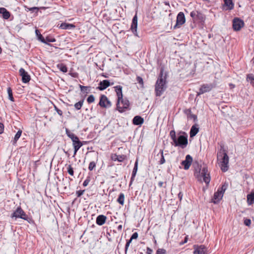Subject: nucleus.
Listing matches in <instances>:
<instances>
[{
  "instance_id": "obj_1",
  "label": "nucleus",
  "mask_w": 254,
  "mask_h": 254,
  "mask_svg": "<svg viewBox=\"0 0 254 254\" xmlns=\"http://www.w3.org/2000/svg\"><path fill=\"white\" fill-rule=\"evenodd\" d=\"M118 97L117 103V110L120 112L123 113L127 109H128L129 106V102L126 98H123L122 93V87L120 85H117L114 87Z\"/></svg>"
},
{
  "instance_id": "obj_2",
  "label": "nucleus",
  "mask_w": 254,
  "mask_h": 254,
  "mask_svg": "<svg viewBox=\"0 0 254 254\" xmlns=\"http://www.w3.org/2000/svg\"><path fill=\"white\" fill-rule=\"evenodd\" d=\"M170 136L175 146H180L184 148L187 146L188 144V135L185 132H180L178 134V137H177L175 131L172 130L170 132Z\"/></svg>"
},
{
  "instance_id": "obj_3",
  "label": "nucleus",
  "mask_w": 254,
  "mask_h": 254,
  "mask_svg": "<svg viewBox=\"0 0 254 254\" xmlns=\"http://www.w3.org/2000/svg\"><path fill=\"white\" fill-rule=\"evenodd\" d=\"M166 87V75H163V70H161L155 84V93L156 96H160L165 91Z\"/></svg>"
},
{
  "instance_id": "obj_4",
  "label": "nucleus",
  "mask_w": 254,
  "mask_h": 254,
  "mask_svg": "<svg viewBox=\"0 0 254 254\" xmlns=\"http://www.w3.org/2000/svg\"><path fill=\"white\" fill-rule=\"evenodd\" d=\"M217 159L220 160L221 170L225 172L228 169L229 157L224 149L221 150L217 153Z\"/></svg>"
},
{
  "instance_id": "obj_5",
  "label": "nucleus",
  "mask_w": 254,
  "mask_h": 254,
  "mask_svg": "<svg viewBox=\"0 0 254 254\" xmlns=\"http://www.w3.org/2000/svg\"><path fill=\"white\" fill-rule=\"evenodd\" d=\"M65 132L67 136L71 139L72 141V145L74 150H79V148L83 145V143L81 142L78 137L74 133L71 132L68 129L66 128Z\"/></svg>"
},
{
  "instance_id": "obj_6",
  "label": "nucleus",
  "mask_w": 254,
  "mask_h": 254,
  "mask_svg": "<svg viewBox=\"0 0 254 254\" xmlns=\"http://www.w3.org/2000/svg\"><path fill=\"white\" fill-rule=\"evenodd\" d=\"M228 187L227 183H224L221 188L218 189L216 192L214 194L212 202L214 203H217L222 199L224 193Z\"/></svg>"
},
{
  "instance_id": "obj_7",
  "label": "nucleus",
  "mask_w": 254,
  "mask_h": 254,
  "mask_svg": "<svg viewBox=\"0 0 254 254\" xmlns=\"http://www.w3.org/2000/svg\"><path fill=\"white\" fill-rule=\"evenodd\" d=\"M12 218H21L24 220H27L28 217L24 211L20 207H18L11 215Z\"/></svg>"
},
{
  "instance_id": "obj_8",
  "label": "nucleus",
  "mask_w": 254,
  "mask_h": 254,
  "mask_svg": "<svg viewBox=\"0 0 254 254\" xmlns=\"http://www.w3.org/2000/svg\"><path fill=\"white\" fill-rule=\"evenodd\" d=\"M186 22V18L184 13L183 12H180L177 16L176 24L174 26V28L180 27Z\"/></svg>"
},
{
  "instance_id": "obj_9",
  "label": "nucleus",
  "mask_w": 254,
  "mask_h": 254,
  "mask_svg": "<svg viewBox=\"0 0 254 254\" xmlns=\"http://www.w3.org/2000/svg\"><path fill=\"white\" fill-rule=\"evenodd\" d=\"M244 25L243 20L239 18H235L233 20V28L235 31H239Z\"/></svg>"
},
{
  "instance_id": "obj_10",
  "label": "nucleus",
  "mask_w": 254,
  "mask_h": 254,
  "mask_svg": "<svg viewBox=\"0 0 254 254\" xmlns=\"http://www.w3.org/2000/svg\"><path fill=\"white\" fill-rule=\"evenodd\" d=\"M213 85L212 84H204L201 86L199 88V91L197 93V95L199 96L200 94H202L205 92L210 91L213 88Z\"/></svg>"
},
{
  "instance_id": "obj_11",
  "label": "nucleus",
  "mask_w": 254,
  "mask_h": 254,
  "mask_svg": "<svg viewBox=\"0 0 254 254\" xmlns=\"http://www.w3.org/2000/svg\"><path fill=\"white\" fill-rule=\"evenodd\" d=\"M193 254H207V248L204 245H194Z\"/></svg>"
},
{
  "instance_id": "obj_12",
  "label": "nucleus",
  "mask_w": 254,
  "mask_h": 254,
  "mask_svg": "<svg viewBox=\"0 0 254 254\" xmlns=\"http://www.w3.org/2000/svg\"><path fill=\"white\" fill-rule=\"evenodd\" d=\"M19 72L20 75L22 77V81L23 83H26L30 81V76L24 68H20Z\"/></svg>"
},
{
  "instance_id": "obj_13",
  "label": "nucleus",
  "mask_w": 254,
  "mask_h": 254,
  "mask_svg": "<svg viewBox=\"0 0 254 254\" xmlns=\"http://www.w3.org/2000/svg\"><path fill=\"white\" fill-rule=\"evenodd\" d=\"M99 104L101 107L104 108H108L111 106V102L105 95H102L101 96Z\"/></svg>"
},
{
  "instance_id": "obj_14",
  "label": "nucleus",
  "mask_w": 254,
  "mask_h": 254,
  "mask_svg": "<svg viewBox=\"0 0 254 254\" xmlns=\"http://www.w3.org/2000/svg\"><path fill=\"white\" fill-rule=\"evenodd\" d=\"M192 162V158L190 155H187L186 156L185 160L182 162V165L184 166V169L188 170Z\"/></svg>"
},
{
  "instance_id": "obj_15",
  "label": "nucleus",
  "mask_w": 254,
  "mask_h": 254,
  "mask_svg": "<svg viewBox=\"0 0 254 254\" xmlns=\"http://www.w3.org/2000/svg\"><path fill=\"white\" fill-rule=\"evenodd\" d=\"M202 176L204 182L208 185L210 181V177L209 174L208 173L207 168L206 167H203L201 172Z\"/></svg>"
},
{
  "instance_id": "obj_16",
  "label": "nucleus",
  "mask_w": 254,
  "mask_h": 254,
  "mask_svg": "<svg viewBox=\"0 0 254 254\" xmlns=\"http://www.w3.org/2000/svg\"><path fill=\"white\" fill-rule=\"evenodd\" d=\"M137 15L135 14L132 19V23L130 27V29L133 34L137 36Z\"/></svg>"
},
{
  "instance_id": "obj_17",
  "label": "nucleus",
  "mask_w": 254,
  "mask_h": 254,
  "mask_svg": "<svg viewBox=\"0 0 254 254\" xmlns=\"http://www.w3.org/2000/svg\"><path fill=\"white\" fill-rule=\"evenodd\" d=\"M110 85V83L109 80H104L100 81L97 89L99 90L102 91L106 89Z\"/></svg>"
},
{
  "instance_id": "obj_18",
  "label": "nucleus",
  "mask_w": 254,
  "mask_h": 254,
  "mask_svg": "<svg viewBox=\"0 0 254 254\" xmlns=\"http://www.w3.org/2000/svg\"><path fill=\"white\" fill-rule=\"evenodd\" d=\"M107 217L104 215H100L96 218V223L99 225H103L106 222Z\"/></svg>"
},
{
  "instance_id": "obj_19",
  "label": "nucleus",
  "mask_w": 254,
  "mask_h": 254,
  "mask_svg": "<svg viewBox=\"0 0 254 254\" xmlns=\"http://www.w3.org/2000/svg\"><path fill=\"white\" fill-rule=\"evenodd\" d=\"M0 13L2 14V17L4 19H7L10 16V12L4 7H0Z\"/></svg>"
},
{
  "instance_id": "obj_20",
  "label": "nucleus",
  "mask_w": 254,
  "mask_h": 254,
  "mask_svg": "<svg viewBox=\"0 0 254 254\" xmlns=\"http://www.w3.org/2000/svg\"><path fill=\"white\" fill-rule=\"evenodd\" d=\"M144 122L143 119L139 116H135L132 120V123L135 125H141Z\"/></svg>"
},
{
  "instance_id": "obj_21",
  "label": "nucleus",
  "mask_w": 254,
  "mask_h": 254,
  "mask_svg": "<svg viewBox=\"0 0 254 254\" xmlns=\"http://www.w3.org/2000/svg\"><path fill=\"white\" fill-rule=\"evenodd\" d=\"M75 27V26L74 24L67 23H62L60 26V28L62 29H72Z\"/></svg>"
},
{
  "instance_id": "obj_22",
  "label": "nucleus",
  "mask_w": 254,
  "mask_h": 254,
  "mask_svg": "<svg viewBox=\"0 0 254 254\" xmlns=\"http://www.w3.org/2000/svg\"><path fill=\"white\" fill-rule=\"evenodd\" d=\"M199 128L197 127V125H195L191 127L190 132V136L192 137L194 136L198 132Z\"/></svg>"
},
{
  "instance_id": "obj_23",
  "label": "nucleus",
  "mask_w": 254,
  "mask_h": 254,
  "mask_svg": "<svg viewBox=\"0 0 254 254\" xmlns=\"http://www.w3.org/2000/svg\"><path fill=\"white\" fill-rule=\"evenodd\" d=\"M137 168H138V160H136V161L135 162L134 166L133 169V171L132 172L131 177V180H130V184L132 182V181L134 180V178L135 177L136 172L137 171Z\"/></svg>"
},
{
  "instance_id": "obj_24",
  "label": "nucleus",
  "mask_w": 254,
  "mask_h": 254,
  "mask_svg": "<svg viewBox=\"0 0 254 254\" xmlns=\"http://www.w3.org/2000/svg\"><path fill=\"white\" fill-rule=\"evenodd\" d=\"M224 1L225 6H227V9L231 10L234 8V4L232 2V0H223Z\"/></svg>"
},
{
  "instance_id": "obj_25",
  "label": "nucleus",
  "mask_w": 254,
  "mask_h": 254,
  "mask_svg": "<svg viewBox=\"0 0 254 254\" xmlns=\"http://www.w3.org/2000/svg\"><path fill=\"white\" fill-rule=\"evenodd\" d=\"M125 156L124 155H117L115 154L112 157V159L114 161H118L119 162H123L125 159Z\"/></svg>"
},
{
  "instance_id": "obj_26",
  "label": "nucleus",
  "mask_w": 254,
  "mask_h": 254,
  "mask_svg": "<svg viewBox=\"0 0 254 254\" xmlns=\"http://www.w3.org/2000/svg\"><path fill=\"white\" fill-rule=\"evenodd\" d=\"M247 202L249 205H251L254 202V192L247 195Z\"/></svg>"
},
{
  "instance_id": "obj_27",
  "label": "nucleus",
  "mask_w": 254,
  "mask_h": 254,
  "mask_svg": "<svg viewBox=\"0 0 254 254\" xmlns=\"http://www.w3.org/2000/svg\"><path fill=\"white\" fill-rule=\"evenodd\" d=\"M35 33L38 36V39L39 40H40L41 42L47 44V42L46 41L45 38L43 37V36L40 33L38 30H36Z\"/></svg>"
},
{
  "instance_id": "obj_28",
  "label": "nucleus",
  "mask_w": 254,
  "mask_h": 254,
  "mask_svg": "<svg viewBox=\"0 0 254 254\" xmlns=\"http://www.w3.org/2000/svg\"><path fill=\"white\" fill-rule=\"evenodd\" d=\"M21 134H22V130H19L17 132V133H16V134L14 136V139H13V144H15L16 143L17 141L19 139V138L21 136Z\"/></svg>"
},
{
  "instance_id": "obj_29",
  "label": "nucleus",
  "mask_w": 254,
  "mask_h": 254,
  "mask_svg": "<svg viewBox=\"0 0 254 254\" xmlns=\"http://www.w3.org/2000/svg\"><path fill=\"white\" fill-rule=\"evenodd\" d=\"M125 195L123 193H121L117 199V201L121 205H123L124 204Z\"/></svg>"
},
{
  "instance_id": "obj_30",
  "label": "nucleus",
  "mask_w": 254,
  "mask_h": 254,
  "mask_svg": "<svg viewBox=\"0 0 254 254\" xmlns=\"http://www.w3.org/2000/svg\"><path fill=\"white\" fill-rule=\"evenodd\" d=\"M57 66L58 68L63 72H66L67 71V67L63 64H58Z\"/></svg>"
},
{
  "instance_id": "obj_31",
  "label": "nucleus",
  "mask_w": 254,
  "mask_h": 254,
  "mask_svg": "<svg viewBox=\"0 0 254 254\" xmlns=\"http://www.w3.org/2000/svg\"><path fill=\"white\" fill-rule=\"evenodd\" d=\"M7 94L8 95V99L11 101L13 102L14 101V98L12 95V89L10 87H8L7 89Z\"/></svg>"
},
{
  "instance_id": "obj_32",
  "label": "nucleus",
  "mask_w": 254,
  "mask_h": 254,
  "mask_svg": "<svg viewBox=\"0 0 254 254\" xmlns=\"http://www.w3.org/2000/svg\"><path fill=\"white\" fill-rule=\"evenodd\" d=\"M247 79L250 81L251 83L254 86V75L253 74H249L247 75Z\"/></svg>"
},
{
  "instance_id": "obj_33",
  "label": "nucleus",
  "mask_w": 254,
  "mask_h": 254,
  "mask_svg": "<svg viewBox=\"0 0 254 254\" xmlns=\"http://www.w3.org/2000/svg\"><path fill=\"white\" fill-rule=\"evenodd\" d=\"M83 102L84 100H82L76 103L74 105L75 108L77 110H80L83 105Z\"/></svg>"
},
{
  "instance_id": "obj_34",
  "label": "nucleus",
  "mask_w": 254,
  "mask_h": 254,
  "mask_svg": "<svg viewBox=\"0 0 254 254\" xmlns=\"http://www.w3.org/2000/svg\"><path fill=\"white\" fill-rule=\"evenodd\" d=\"M159 153L161 154V159L160 161H159V164H163L165 162V159L164 158V155H163V150H160L159 151Z\"/></svg>"
},
{
  "instance_id": "obj_35",
  "label": "nucleus",
  "mask_w": 254,
  "mask_h": 254,
  "mask_svg": "<svg viewBox=\"0 0 254 254\" xmlns=\"http://www.w3.org/2000/svg\"><path fill=\"white\" fill-rule=\"evenodd\" d=\"M96 167V163L92 161L89 163L88 169L90 171H92Z\"/></svg>"
},
{
  "instance_id": "obj_36",
  "label": "nucleus",
  "mask_w": 254,
  "mask_h": 254,
  "mask_svg": "<svg viewBox=\"0 0 254 254\" xmlns=\"http://www.w3.org/2000/svg\"><path fill=\"white\" fill-rule=\"evenodd\" d=\"M95 100L94 96L93 95H90L87 99V101L88 103H93Z\"/></svg>"
},
{
  "instance_id": "obj_37",
  "label": "nucleus",
  "mask_w": 254,
  "mask_h": 254,
  "mask_svg": "<svg viewBox=\"0 0 254 254\" xmlns=\"http://www.w3.org/2000/svg\"><path fill=\"white\" fill-rule=\"evenodd\" d=\"M45 39L47 42L46 44H48V43L49 42H55L56 41V39L54 38L51 37H47Z\"/></svg>"
},
{
  "instance_id": "obj_38",
  "label": "nucleus",
  "mask_w": 254,
  "mask_h": 254,
  "mask_svg": "<svg viewBox=\"0 0 254 254\" xmlns=\"http://www.w3.org/2000/svg\"><path fill=\"white\" fill-rule=\"evenodd\" d=\"M67 172L71 176H73L74 174V171L73 168L71 167L70 165H69L67 168Z\"/></svg>"
},
{
  "instance_id": "obj_39",
  "label": "nucleus",
  "mask_w": 254,
  "mask_h": 254,
  "mask_svg": "<svg viewBox=\"0 0 254 254\" xmlns=\"http://www.w3.org/2000/svg\"><path fill=\"white\" fill-rule=\"evenodd\" d=\"M156 254H166V250L163 249H159L157 250Z\"/></svg>"
},
{
  "instance_id": "obj_40",
  "label": "nucleus",
  "mask_w": 254,
  "mask_h": 254,
  "mask_svg": "<svg viewBox=\"0 0 254 254\" xmlns=\"http://www.w3.org/2000/svg\"><path fill=\"white\" fill-rule=\"evenodd\" d=\"M90 181V177H88L84 181V182L83 183V186L84 187H86L89 184Z\"/></svg>"
},
{
  "instance_id": "obj_41",
  "label": "nucleus",
  "mask_w": 254,
  "mask_h": 254,
  "mask_svg": "<svg viewBox=\"0 0 254 254\" xmlns=\"http://www.w3.org/2000/svg\"><path fill=\"white\" fill-rule=\"evenodd\" d=\"M88 87L87 86H82V85H80V88L81 89V90L83 92H86V93H87V90H88Z\"/></svg>"
},
{
  "instance_id": "obj_42",
  "label": "nucleus",
  "mask_w": 254,
  "mask_h": 254,
  "mask_svg": "<svg viewBox=\"0 0 254 254\" xmlns=\"http://www.w3.org/2000/svg\"><path fill=\"white\" fill-rule=\"evenodd\" d=\"M131 240H130V239L129 240L127 241V242L126 244V246H125V253H127V251L128 250V248L129 246V245L130 244V243L131 242Z\"/></svg>"
},
{
  "instance_id": "obj_43",
  "label": "nucleus",
  "mask_w": 254,
  "mask_h": 254,
  "mask_svg": "<svg viewBox=\"0 0 254 254\" xmlns=\"http://www.w3.org/2000/svg\"><path fill=\"white\" fill-rule=\"evenodd\" d=\"M136 81L138 82V83L140 84L143 85V81L142 78L140 76H137L136 77Z\"/></svg>"
},
{
  "instance_id": "obj_44",
  "label": "nucleus",
  "mask_w": 254,
  "mask_h": 254,
  "mask_svg": "<svg viewBox=\"0 0 254 254\" xmlns=\"http://www.w3.org/2000/svg\"><path fill=\"white\" fill-rule=\"evenodd\" d=\"M244 224L245 225L249 226L251 224V220L249 219H245L244 220Z\"/></svg>"
},
{
  "instance_id": "obj_45",
  "label": "nucleus",
  "mask_w": 254,
  "mask_h": 254,
  "mask_svg": "<svg viewBox=\"0 0 254 254\" xmlns=\"http://www.w3.org/2000/svg\"><path fill=\"white\" fill-rule=\"evenodd\" d=\"M137 237H138V233H137V232H135V233H134L132 235V236H131V238H130V240L132 241L133 239H137Z\"/></svg>"
},
{
  "instance_id": "obj_46",
  "label": "nucleus",
  "mask_w": 254,
  "mask_h": 254,
  "mask_svg": "<svg viewBox=\"0 0 254 254\" xmlns=\"http://www.w3.org/2000/svg\"><path fill=\"white\" fill-rule=\"evenodd\" d=\"M84 192V190H79L76 191V194L78 197L82 195Z\"/></svg>"
},
{
  "instance_id": "obj_47",
  "label": "nucleus",
  "mask_w": 254,
  "mask_h": 254,
  "mask_svg": "<svg viewBox=\"0 0 254 254\" xmlns=\"http://www.w3.org/2000/svg\"><path fill=\"white\" fill-rule=\"evenodd\" d=\"M55 110L56 111H57V113L60 115V116H62L63 115V112L62 110L59 109L57 107H55Z\"/></svg>"
},
{
  "instance_id": "obj_48",
  "label": "nucleus",
  "mask_w": 254,
  "mask_h": 254,
  "mask_svg": "<svg viewBox=\"0 0 254 254\" xmlns=\"http://www.w3.org/2000/svg\"><path fill=\"white\" fill-rule=\"evenodd\" d=\"M4 125L2 123H0V134H1L3 132Z\"/></svg>"
},
{
  "instance_id": "obj_49",
  "label": "nucleus",
  "mask_w": 254,
  "mask_h": 254,
  "mask_svg": "<svg viewBox=\"0 0 254 254\" xmlns=\"http://www.w3.org/2000/svg\"><path fill=\"white\" fill-rule=\"evenodd\" d=\"M190 118H191V119H193V120L194 121H195L196 119H197V117L196 116L194 115H193V114H190L189 117Z\"/></svg>"
},
{
  "instance_id": "obj_50",
  "label": "nucleus",
  "mask_w": 254,
  "mask_h": 254,
  "mask_svg": "<svg viewBox=\"0 0 254 254\" xmlns=\"http://www.w3.org/2000/svg\"><path fill=\"white\" fill-rule=\"evenodd\" d=\"M152 250L150 248L148 247L147 248V251L146 254H152Z\"/></svg>"
},
{
  "instance_id": "obj_51",
  "label": "nucleus",
  "mask_w": 254,
  "mask_h": 254,
  "mask_svg": "<svg viewBox=\"0 0 254 254\" xmlns=\"http://www.w3.org/2000/svg\"><path fill=\"white\" fill-rule=\"evenodd\" d=\"M178 197L180 199V200H181L182 199V197H183V194L182 193V192H180L179 193H178Z\"/></svg>"
},
{
  "instance_id": "obj_52",
  "label": "nucleus",
  "mask_w": 254,
  "mask_h": 254,
  "mask_svg": "<svg viewBox=\"0 0 254 254\" xmlns=\"http://www.w3.org/2000/svg\"><path fill=\"white\" fill-rule=\"evenodd\" d=\"M187 241H188V238L186 237L185 238V239L184 241L182 243V244H185V243H187Z\"/></svg>"
},
{
  "instance_id": "obj_53",
  "label": "nucleus",
  "mask_w": 254,
  "mask_h": 254,
  "mask_svg": "<svg viewBox=\"0 0 254 254\" xmlns=\"http://www.w3.org/2000/svg\"><path fill=\"white\" fill-rule=\"evenodd\" d=\"M78 150L76 149V150H74V154H73V157L76 155V152H77Z\"/></svg>"
},
{
  "instance_id": "obj_54",
  "label": "nucleus",
  "mask_w": 254,
  "mask_h": 254,
  "mask_svg": "<svg viewBox=\"0 0 254 254\" xmlns=\"http://www.w3.org/2000/svg\"><path fill=\"white\" fill-rule=\"evenodd\" d=\"M122 229V226L121 225H119L118 227V230H121Z\"/></svg>"
},
{
  "instance_id": "obj_55",
  "label": "nucleus",
  "mask_w": 254,
  "mask_h": 254,
  "mask_svg": "<svg viewBox=\"0 0 254 254\" xmlns=\"http://www.w3.org/2000/svg\"><path fill=\"white\" fill-rule=\"evenodd\" d=\"M162 185H163V182H159V186L160 187H162Z\"/></svg>"
},
{
  "instance_id": "obj_56",
  "label": "nucleus",
  "mask_w": 254,
  "mask_h": 254,
  "mask_svg": "<svg viewBox=\"0 0 254 254\" xmlns=\"http://www.w3.org/2000/svg\"><path fill=\"white\" fill-rule=\"evenodd\" d=\"M193 12H191V13H190V16H191V17H192V16H193Z\"/></svg>"
},
{
  "instance_id": "obj_57",
  "label": "nucleus",
  "mask_w": 254,
  "mask_h": 254,
  "mask_svg": "<svg viewBox=\"0 0 254 254\" xmlns=\"http://www.w3.org/2000/svg\"><path fill=\"white\" fill-rule=\"evenodd\" d=\"M187 112H188L190 113L191 112V111H190V110H187Z\"/></svg>"
},
{
  "instance_id": "obj_58",
  "label": "nucleus",
  "mask_w": 254,
  "mask_h": 254,
  "mask_svg": "<svg viewBox=\"0 0 254 254\" xmlns=\"http://www.w3.org/2000/svg\"><path fill=\"white\" fill-rule=\"evenodd\" d=\"M32 9H37V8L36 7H33Z\"/></svg>"
},
{
  "instance_id": "obj_59",
  "label": "nucleus",
  "mask_w": 254,
  "mask_h": 254,
  "mask_svg": "<svg viewBox=\"0 0 254 254\" xmlns=\"http://www.w3.org/2000/svg\"><path fill=\"white\" fill-rule=\"evenodd\" d=\"M1 52V48L0 47V53Z\"/></svg>"
},
{
  "instance_id": "obj_60",
  "label": "nucleus",
  "mask_w": 254,
  "mask_h": 254,
  "mask_svg": "<svg viewBox=\"0 0 254 254\" xmlns=\"http://www.w3.org/2000/svg\"><path fill=\"white\" fill-rule=\"evenodd\" d=\"M253 62H254V59H253Z\"/></svg>"
}]
</instances>
